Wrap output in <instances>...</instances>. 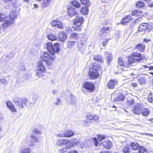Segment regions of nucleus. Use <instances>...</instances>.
<instances>
[{
    "label": "nucleus",
    "instance_id": "24",
    "mask_svg": "<svg viewBox=\"0 0 153 153\" xmlns=\"http://www.w3.org/2000/svg\"><path fill=\"white\" fill-rule=\"evenodd\" d=\"M81 43V42H78L77 46L78 50L79 51L82 53L85 50V44H83V43Z\"/></svg>",
    "mask_w": 153,
    "mask_h": 153
},
{
    "label": "nucleus",
    "instance_id": "49",
    "mask_svg": "<svg viewBox=\"0 0 153 153\" xmlns=\"http://www.w3.org/2000/svg\"><path fill=\"white\" fill-rule=\"evenodd\" d=\"M144 6V3L142 1L138 2L136 4V7L137 8H141Z\"/></svg>",
    "mask_w": 153,
    "mask_h": 153
},
{
    "label": "nucleus",
    "instance_id": "32",
    "mask_svg": "<svg viewBox=\"0 0 153 153\" xmlns=\"http://www.w3.org/2000/svg\"><path fill=\"white\" fill-rule=\"evenodd\" d=\"M130 146L132 150H136L139 146V145L136 143H131L130 144Z\"/></svg>",
    "mask_w": 153,
    "mask_h": 153
},
{
    "label": "nucleus",
    "instance_id": "52",
    "mask_svg": "<svg viewBox=\"0 0 153 153\" xmlns=\"http://www.w3.org/2000/svg\"><path fill=\"white\" fill-rule=\"evenodd\" d=\"M38 98V97L37 95H34L33 96V101L31 102H30V103H31V105H34L35 103V102L37 101Z\"/></svg>",
    "mask_w": 153,
    "mask_h": 153
},
{
    "label": "nucleus",
    "instance_id": "9",
    "mask_svg": "<svg viewBox=\"0 0 153 153\" xmlns=\"http://www.w3.org/2000/svg\"><path fill=\"white\" fill-rule=\"evenodd\" d=\"M83 22V18L80 16H78L74 19L73 23L74 25L81 26Z\"/></svg>",
    "mask_w": 153,
    "mask_h": 153
},
{
    "label": "nucleus",
    "instance_id": "48",
    "mask_svg": "<svg viewBox=\"0 0 153 153\" xmlns=\"http://www.w3.org/2000/svg\"><path fill=\"white\" fill-rule=\"evenodd\" d=\"M80 11L84 14H86L88 11V9L86 7H82Z\"/></svg>",
    "mask_w": 153,
    "mask_h": 153
},
{
    "label": "nucleus",
    "instance_id": "25",
    "mask_svg": "<svg viewBox=\"0 0 153 153\" xmlns=\"http://www.w3.org/2000/svg\"><path fill=\"white\" fill-rule=\"evenodd\" d=\"M65 137H69L74 134V132L71 130L66 131L65 132Z\"/></svg>",
    "mask_w": 153,
    "mask_h": 153
},
{
    "label": "nucleus",
    "instance_id": "43",
    "mask_svg": "<svg viewBox=\"0 0 153 153\" xmlns=\"http://www.w3.org/2000/svg\"><path fill=\"white\" fill-rule=\"evenodd\" d=\"M8 17L6 15L0 13V22L4 21Z\"/></svg>",
    "mask_w": 153,
    "mask_h": 153
},
{
    "label": "nucleus",
    "instance_id": "39",
    "mask_svg": "<svg viewBox=\"0 0 153 153\" xmlns=\"http://www.w3.org/2000/svg\"><path fill=\"white\" fill-rule=\"evenodd\" d=\"M45 70H37L36 75L39 77H41L44 75V73L45 72Z\"/></svg>",
    "mask_w": 153,
    "mask_h": 153
},
{
    "label": "nucleus",
    "instance_id": "45",
    "mask_svg": "<svg viewBox=\"0 0 153 153\" xmlns=\"http://www.w3.org/2000/svg\"><path fill=\"white\" fill-rule=\"evenodd\" d=\"M51 0H44L42 4V6L45 7L48 6Z\"/></svg>",
    "mask_w": 153,
    "mask_h": 153
},
{
    "label": "nucleus",
    "instance_id": "5",
    "mask_svg": "<svg viewBox=\"0 0 153 153\" xmlns=\"http://www.w3.org/2000/svg\"><path fill=\"white\" fill-rule=\"evenodd\" d=\"M152 28V26L147 23H143L141 24L138 28L139 31L144 32L146 30L149 31Z\"/></svg>",
    "mask_w": 153,
    "mask_h": 153
},
{
    "label": "nucleus",
    "instance_id": "36",
    "mask_svg": "<svg viewBox=\"0 0 153 153\" xmlns=\"http://www.w3.org/2000/svg\"><path fill=\"white\" fill-rule=\"evenodd\" d=\"M70 37L71 39L77 40L79 39V36L77 33H73L70 35Z\"/></svg>",
    "mask_w": 153,
    "mask_h": 153
},
{
    "label": "nucleus",
    "instance_id": "44",
    "mask_svg": "<svg viewBox=\"0 0 153 153\" xmlns=\"http://www.w3.org/2000/svg\"><path fill=\"white\" fill-rule=\"evenodd\" d=\"M139 153H144L147 152V149L143 146H140L139 148Z\"/></svg>",
    "mask_w": 153,
    "mask_h": 153
},
{
    "label": "nucleus",
    "instance_id": "2",
    "mask_svg": "<svg viewBox=\"0 0 153 153\" xmlns=\"http://www.w3.org/2000/svg\"><path fill=\"white\" fill-rule=\"evenodd\" d=\"M41 59L46 62L49 68H51L53 66L52 62L54 60L53 57L51 56L47 52H45L40 57Z\"/></svg>",
    "mask_w": 153,
    "mask_h": 153
},
{
    "label": "nucleus",
    "instance_id": "15",
    "mask_svg": "<svg viewBox=\"0 0 153 153\" xmlns=\"http://www.w3.org/2000/svg\"><path fill=\"white\" fill-rule=\"evenodd\" d=\"M58 38L60 41L63 42H64L67 38V34L64 32H61L59 34Z\"/></svg>",
    "mask_w": 153,
    "mask_h": 153
},
{
    "label": "nucleus",
    "instance_id": "51",
    "mask_svg": "<svg viewBox=\"0 0 153 153\" xmlns=\"http://www.w3.org/2000/svg\"><path fill=\"white\" fill-rule=\"evenodd\" d=\"M73 28L74 31H80L81 30V26L74 25Z\"/></svg>",
    "mask_w": 153,
    "mask_h": 153
},
{
    "label": "nucleus",
    "instance_id": "34",
    "mask_svg": "<svg viewBox=\"0 0 153 153\" xmlns=\"http://www.w3.org/2000/svg\"><path fill=\"white\" fill-rule=\"evenodd\" d=\"M31 149L28 147L27 148H21L20 149V153H30Z\"/></svg>",
    "mask_w": 153,
    "mask_h": 153
},
{
    "label": "nucleus",
    "instance_id": "46",
    "mask_svg": "<svg viewBox=\"0 0 153 153\" xmlns=\"http://www.w3.org/2000/svg\"><path fill=\"white\" fill-rule=\"evenodd\" d=\"M72 5L74 7L79 8L80 6V4L77 1H74L71 2Z\"/></svg>",
    "mask_w": 153,
    "mask_h": 153
},
{
    "label": "nucleus",
    "instance_id": "31",
    "mask_svg": "<svg viewBox=\"0 0 153 153\" xmlns=\"http://www.w3.org/2000/svg\"><path fill=\"white\" fill-rule=\"evenodd\" d=\"M118 63L121 66H125L127 67H129L130 66H128L126 65L128 64V60L127 62L125 63L124 61L123 60V59L121 57H120L119 59Z\"/></svg>",
    "mask_w": 153,
    "mask_h": 153
},
{
    "label": "nucleus",
    "instance_id": "53",
    "mask_svg": "<svg viewBox=\"0 0 153 153\" xmlns=\"http://www.w3.org/2000/svg\"><path fill=\"white\" fill-rule=\"evenodd\" d=\"M87 38L85 36H83L80 39V41L78 42H81V43H83V44H85V42Z\"/></svg>",
    "mask_w": 153,
    "mask_h": 153
},
{
    "label": "nucleus",
    "instance_id": "60",
    "mask_svg": "<svg viewBox=\"0 0 153 153\" xmlns=\"http://www.w3.org/2000/svg\"><path fill=\"white\" fill-rule=\"evenodd\" d=\"M33 132L36 134H41V132L40 130L37 128H35L33 131Z\"/></svg>",
    "mask_w": 153,
    "mask_h": 153
},
{
    "label": "nucleus",
    "instance_id": "11",
    "mask_svg": "<svg viewBox=\"0 0 153 153\" xmlns=\"http://www.w3.org/2000/svg\"><path fill=\"white\" fill-rule=\"evenodd\" d=\"M67 12L68 15L71 17L78 14L76 9L73 7H68L67 9Z\"/></svg>",
    "mask_w": 153,
    "mask_h": 153
},
{
    "label": "nucleus",
    "instance_id": "29",
    "mask_svg": "<svg viewBox=\"0 0 153 153\" xmlns=\"http://www.w3.org/2000/svg\"><path fill=\"white\" fill-rule=\"evenodd\" d=\"M131 15L132 16H141L142 15V12L141 11L135 10L132 12Z\"/></svg>",
    "mask_w": 153,
    "mask_h": 153
},
{
    "label": "nucleus",
    "instance_id": "4",
    "mask_svg": "<svg viewBox=\"0 0 153 153\" xmlns=\"http://www.w3.org/2000/svg\"><path fill=\"white\" fill-rule=\"evenodd\" d=\"M83 86L84 88L87 90L88 92L93 91L95 88V86L93 83L89 82H85Z\"/></svg>",
    "mask_w": 153,
    "mask_h": 153
},
{
    "label": "nucleus",
    "instance_id": "63",
    "mask_svg": "<svg viewBox=\"0 0 153 153\" xmlns=\"http://www.w3.org/2000/svg\"><path fill=\"white\" fill-rule=\"evenodd\" d=\"M0 82L3 84L5 83L6 82L5 79L4 78H1L0 79Z\"/></svg>",
    "mask_w": 153,
    "mask_h": 153
},
{
    "label": "nucleus",
    "instance_id": "38",
    "mask_svg": "<svg viewBox=\"0 0 153 153\" xmlns=\"http://www.w3.org/2000/svg\"><path fill=\"white\" fill-rule=\"evenodd\" d=\"M76 43L75 41H68L67 42V47L69 48H72Z\"/></svg>",
    "mask_w": 153,
    "mask_h": 153
},
{
    "label": "nucleus",
    "instance_id": "14",
    "mask_svg": "<svg viewBox=\"0 0 153 153\" xmlns=\"http://www.w3.org/2000/svg\"><path fill=\"white\" fill-rule=\"evenodd\" d=\"M110 31V28L107 27H105L101 29L99 34L100 35L105 36Z\"/></svg>",
    "mask_w": 153,
    "mask_h": 153
},
{
    "label": "nucleus",
    "instance_id": "35",
    "mask_svg": "<svg viewBox=\"0 0 153 153\" xmlns=\"http://www.w3.org/2000/svg\"><path fill=\"white\" fill-rule=\"evenodd\" d=\"M76 99L74 95H71L70 97V104L72 105H75L76 104Z\"/></svg>",
    "mask_w": 153,
    "mask_h": 153
},
{
    "label": "nucleus",
    "instance_id": "20",
    "mask_svg": "<svg viewBox=\"0 0 153 153\" xmlns=\"http://www.w3.org/2000/svg\"><path fill=\"white\" fill-rule=\"evenodd\" d=\"M15 104L19 108H23V106L22 104L21 98L15 99L13 101Z\"/></svg>",
    "mask_w": 153,
    "mask_h": 153
},
{
    "label": "nucleus",
    "instance_id": "22",
    "mask_svg": "<svg viewBox=\"0 0 153 153\" xmlns=\"http://www.w3.org/2000/svg\"><path fill=\"white\" fill-rule=\"evenodd\" d=\"M132 18L129 15L126 16L125 17L123 18L121 20V23L123 25H125V24L127 22H129L130 20H131Z\"/></svg>",
    "mask_w": 153,
    "mask_h": 153
},
{
    "label": "nucleus",
    "instance_id": "21",
    "mask_svg": "<svg viewBox=\"0 0 153 153\" xmlns=\"http://www.w3.org/2000/svg\"><path fill=\"white\" fill-rule=\"evenodd\" d=\"M100 66L98 64L96 63H93L91 66V69L90 70H95L97 71H100Z\"/></svg>",
    "mask_w": 153,
    "mask_h": 153
},
{
    "label": "nucleus",
    "instance_id": "23",
    "mask_svg": "<svg viewBox=\"0 0 153 153\" xmlns=\"http://www.w3.org/2000/svg\"><path fill=\"white\" fill-rule=\"evenodd\" d=\"M21 100L22 102L21 103H22V104L23 106L25 105V106H30L31 105L30 102L27 99L25 98H22Z\"/></svg>",
    "mask_w": 153,
    "mask_h": 153
},
{
    "label": "nucleus",
    "instance_id": "3",
    "mask_svg": "<svg viewBox=\"0 0 153 153\" xmlns=\"http://www.w3.org/2000/svg\"><path fill=\"white\" fill-rule=\"evenodd\" d=\"M142 58V56L140 53H134L128 57V64H126V65L130 66L133 63L139 62Z\"/></svg>",
    "mask_w": 153,
    "mask_h": 153
},
{
    "label": "nucleus",
    "instance_id": "17",
    "mask_svg": "<svg viewBox=\"0 0 153 153\" xmlns=\"http://www.w3.org/2000/svg\"><path fill=\"white\" fill-rule=\"evenodd\" d=\"M102 144L104 147L107 149H109L112 145V143L109 140H107L103 142Z\"/></svg>",
    "mask_w": 153,
    "mask_h": 153
},
{
    "label": "nucleus",
    "instance_id": "30",
    "mask_svg": "<svg viewBox=\"0 0 153 153\" xmlns=\"http://www.w3.org/2000/svg\"><path fill=\"white\" fill-rule=\"evenodd\" d=\"M145 48V45L141 43L138 44L136 47V49L141 51H143L144 50Z\"/></svg>",
    "mask_w": 153,
    "mask_h": 153
},
{
    "label": "nucleus",
    "instance_id": "37",
    "mask_svg": "<svg viewBox=\"0 0 153 153\" xmlns=\"http://www.w3.org/2000/svg\"><path fill=\"white\" fill-rule=\"evenodd\" d=\"M82 4H85L87 7H89L91 4L89 0H80Z\"/></svg>",
    "mask_w": 153,
    "mask_h": 153
},
{
    "label": "nucleus",
    "instance_id": "16",
    "mask_svg": "<svg viewBox=\"0 0 153 153\" xmlns=\"http://www.w3.org/2000/svg\"><path fill=\"white\" fill-rule=\"evenodd\" d=\"M6 104L7 108L10 109L11 111L15 112L16 111V109L14 105L11 102L8 101L6 102Z\"/></svg>",
    "mask_w": 153,
    "mask_h": 153
},
{
    "label": "nucleus",
    "instance_id": "42",
    "mask_svg": "<svg viewBox=\"0 0 153 153\" xmlns=\"http://www.w3.org/2000/svg\"><path fill=\"white\" fill-rule=\"evenodd\" d=\"M146 80V78L145 77H140L138 81L140 84L141 85L144 84Z\"/></svg>",
    "mask_w": 153,
    "mask_h": 153
},
{
    "label": "nucleus",
    "instance_id": "56",
    "mask_svg": "<svg viewBox=\"0 0 153 153\" xmlns=\"http://www.w3.org/2000/svg\"><path fill=\"white\" fill-rule=\"evenodd\" d=\"M93 140L94 143V145L97 146H98L99 143L98 142V141L97 140V139L96 138H92Z\"/></svg>",
    "mask_w": 153,
    "mask_h": 153
},
{
    "label": "nucleus",
    "instance_id": "18",
    "mask_svg": "<svg viewBox=\"0 0 153 153\" xmlns=\"http://www.w3.org/2000/svg\"><path fill=\"white\" fill-rule=\"evenodd\" d=\"M16 16L17 14L16 11L13 10L10 13L9 17H8V18L10 21L12 20V21H13L14 23L15 22L14 19L16 18Z\"/></svg>",
    "mask_w": 153,
    "mask_h": 153
},
{
    "label": "nucleus",
    "instance_id": "57",
    "mask_svg": "<svg viewBox=\"0 0 153 153\" xmlns=\"http://www.w3.org/2000/svg\"><path fill=\"white\" fill-rule=\"evenodd\" d=\"M31 137L33 141H35L37 143L38 142V140L36 137L33 135H31Z\"/></svg>",
    "mask_w": 153,
    "mask_h": 153
},
{
    "label": "nucleus",
    "instance_id": "19",
    "mask_svg": "<svg viewBox=\"0 0 153 153\" xmlns=\"http://www.w3.org/2000/svg\"><path fill=\"white\" fill-rule=\"evenodd\" d=\"M45 63V62H43L42 61H39L38 62L37 69L39 70L42 69V70H45V68L44 66Z\"/></svg>",
    "mask_w": 153,
    "mask_h": 153
},
{
    "label": "nucleus",
    "instance_id": "1",
    "mask_svg": "<svg viewBox=\"0 0 153 153\" xmlns=\"http://www.w3.org/2000/svg\"><path fill=\"white\" fill-rule=\"evenodd\" d=\"M77 144L73 140H69L66 139L61 138L57 140L56 145L58 146H62L66 145V147L69 149L73 147L74 144Z\"/></svg>",
    "mask_w": 153,
    "mask_h": 153
},
{
    "label": "nucleus",
    "instance_id": "54",
    "mask_svg": "<svg viewBox=\"0 0 153 153\" xmlns=\"http://www.w3.org/2000/svg\"><path fill=\"white\" fill-rule=\"evenodd\" d=\"M15 1L16 2L13 3V6L14 7H17L21 5V3L18 1V0H15Z\"/></svg>",
    "mask_w": 153,
    "mask_h": 153
},
{
    "label": "nucleus",
    "instance_id": "47",
    "mask_svg": "<svg viewBox=\"0 0 153 153\" xmlns=\"http://www.w3.org/2000/svg\"><path fill=\"white\" fill-rule=\"evenodd\" d=\"M141 112L143 116H146L149 114L150 112L148 109H146L144 110L143 109Z\"/></svg>",
    "mask_w": 153,
    "mask_h": 153
},
{
    "label": "nucleus",
    "instance_id": "8",
    "mask_svg": "<svg viewBox=\"0 0 153 153\" xmlns=\"http://www.w3.org/2000/svg\"><path fill=\"white\" fill-rule=\"evenodd\" d=\"M90 70L89 73V77L92 79H94L98 78L99 77L100 71H97L96 70Z\"/></svg>",
    "mask_w": 153,
    "mask_h": 153
},
{
    "label": "nucleus",
    "instance_id": "59",
    "mask_svg": "<svg viewBox=\"0 0 153 153\" xmlns=\"http://www.w3.org/2000/svg\"><path fill=\"white\" fill-rule=\"evenodd\" d=\"M134 103V101L133 99H130L128 101L127 103L130 105H132Z\"/></svg>",
    "mask_w": 153,
    "mask_h": 153
},
{
    "label": "nucleus",
    "instance_id": "6",
    "mask_svg": "<svg viewBox=\"0 0 153 153\" xmlns=\"http://www.w3.org/2000/svg\"><path fill=\"white\" fill-rule=\"evenodd\" d=\"M143 110L142 105L137 104L134 105L132 109L133 112L136 114H140Z\"/></svg>",
    "mask_w": 153,
    "mask_h": 153
},
{
    "label": "nucleus",
    "instance_id": "64",
    "mask_svg": "<svg viewBox=\"0 0 153 153\" xmlns=\"http://www.w3.org/2000/svg\"><path fill=\"white\" fill-rule=\"evenodd\" d=\"M60 100L59 99H57L56 101L55 102V105H59L60 102Z\"/></svg>",
    "mask_w": 153,
    "mask_h": 153
},
{
    "label": "nucleus",
    "instance_id": "58",
    "mask_svg": "<svg viewBox=\"0 0 153 153\" xmlns=\"http://www.w3.org/2000/svg\"><path fill=\"white\" fill-rule=\"evenodd\" d=\"M90 120H88L87 118L85 120H84L83 122V124L85 126H87V123H89L90 122Z\"/></svg>",
    "mask_w": 153,
    "mask_h": 153
},
{
    "label": "nucleus",
    "instance_id": "50",
    "mask_svg": "<svg viewBox=\"0 0 153 153\" xmlns=\"http://www.w3.org/2000/svg\"><path fill=\"white\" fill-rule=\"evenodd\" d=\"M97 136L98 140L100 141H102L105 138V136L103 135H98Z\"/></svg>",
    "mask_w": 153,
    "mask_h": 153
},
{
    "label": "nucleus",
    "instance_id": "62",
    "mask_svg": "<svg viewBox=\"0 0 153 153\" xmlns=\"http://www.w3.org/2000/svg\"><path fill=\"white\" fill-rule=\"evenodd\" d=\"M109 39H106L102 43V44L103 46H105L107 44Z\"/></svg>",
    "mask_w": 153,
    "mask_h": 153
},
{
    "label": "nucleus",
    "instance_id": "33",
    "mask_svg": "<svg viewBox=\"0 0 153 153\" xmlns=\"http://www.w3.org/2000/svg\"><path fill=\"white\" fill-rule=\"evenodd\" d=\"M47 38L49 40L52 41L56 40L57 39L56 36L53 34H51L48 35Z\"/></svg>",
    "mask_w": 153,
    "mask_h": 153
},
{
    "label": "nucleus",
    "instance_id": "40",
    "mask_svg": "<svg viewBox=\"0 0 153 153\" xmlns=\"http://www.w3.org/2000/svg\"><path fill=\"white\" fill-rule=\"evenodd\" d=\"M94 60L97 61H100L101 62H103V60L101 56L100 55H96L94 56Z\"/></svg>",
    "mask_w": 153,
    "mask_h": 153
},
{
    "label": "nucleus",
    "instance_id": "61",
    "mask_svg": "<svg viewBox=\"0 0 153 153\" xmlns=\"http://www.w3.org/2000/svg\"><path fill=\"white\" fill-rule=\"evenodd\" d=\"M144 68H148V70H153V66H151L148 67V66L144 65L143 66Z\"/></svg>",
    "mask_w": 153,
    "mask_h": 153
},
{
    "label": "nucleus",
    "instance_id": "13",
    "mask_svg": "<svg viewBox=\"0 0 153 153\" xmlns=\"http://www.w3.org/2000/svg\"><path fill=\"white\" fill-rule=\"evenodd\" d=\"M51 24L52 26L58 27L59 28H63L64 27V25L61 22L57 20L52 21Z\"/></svg>",
    "mask_w": 153,
    "mask_h": 153
},
{
    "label": "nucleus",
    "instance_id": "10",
    "mask_svg": "<svg viewBox=\"0 0 153 153\" xmlns=\"http://www.w3.org/2000/svg\"><path fill=\"white\" fill-rule=\"evenodd\" d=\"M2 24V28L4 31L5 30V29L9 26L12 25L14 23L13 21H10L7 18L6 20L3 21Z\"/></svg>",
    "mask_w": 153,
    "mask_h": 153
},
{
    "label": "nucleus",
    "instance_id": "28",
    "mask_svg": "<svg viewBox=\"0 0 153 153\" xmlns=\"http://www.w3.org/2000/svg\"><path fill=\"white\" fill-rule=\"evenodd\" d=\"M105 55H107L106 56V60L108 62V64L109 65L110 63L111 62L112 60V58L111 54L108 52H106L105 53Z\"/></svg>",
    "mask_w": 153,
    "mask_h": 153
},
{
    "label": "nucleus",
    "instance_id": "7",
    "mask_svg": "<svg viewBox=\"0 0 153 153\" xmlns=\"http://www.w3.org/2000/svg\"><path fill=\"white\" fill-rule=\"evenodd\" d=\"M117 83L118 82L116 80L111 79L107 82L106 86L108 89H112Z\"/></svg>",
    "mask_w": 153,
    "mask_h": 153
},
{
    "label": "nucleus",
    "instance_id": "41",
    "mask_svg": "<svg viewBox=\"0 0 153 153\" xmlns=\"http://www.w3.org/2000/svg\"><path fill=\"white\" fill-rule=\"evenodd\" d=\"M122 152L123 153H130V149L128 146L124 147L122 149Z\"/></svg>",
    "mask_w": 153,
    "mask_h": 153
},
{
    "label": "nucleus",
    "instance_id": "55",
    "mask_svg": "<svg viewBox=\"0 0 153 153\" xmlns=\"http://www.w3.org/2000/svg\"><path fill=\"white\" fill-rule=\"evenodd\" d=\"M86 116V118L88 120H89L90 121L91 120L93 119V116L91 115L90 114H87Z\"/></svg>",
    "mask_w": 153,
    "mask_h": 153
},
{
    "label": "nucleus",
    "instance_id": "12",
    "mask_svg": "<svg viewBox=\"0 0 153 153\" xmlns=\"http://www.w3.org/2000/svg\"><path fill=\"white\" fill-rule=\"evenodd\" d=\"M53 48L51 54L53 55L56 53H58L59 52L60 48V44L57 43H55L53 46Z\"/></svg>",
    "mask_w": 153,
    "mask_h": 153
},
{
    "label": "nucleus",
    "instance_id": "26",
    "mask_svg": "<svg viewBox=\"0 0 153 153\" xmlns=\"http://www.w3.org/2000/svg\"><path fill=\"white\" fill-rule=\"evenodd\" d=\"M125 98V96L122 93H120L117 97H115L114 99V101H120L123 100Z\"/></svg>",
    "mask_w": 153,
    "mask_h": 153
},
{
    "label": "nucleus",
    "instance_id": "27",
    "mask_svg": "<svg viewBox=\"0 0 153 153\" xmlns=\"http://www.w3.org/2000/svg\"><path fill=\"white\" fill-rule=\"evenodd\" d=\"M45 45L48 51L50 53H51V52L52 49L53 45L52 43L50 42H48L45 44Z\"/></svg>",
    "mask_w": 153,
    "mask_h": 153
}]
</instances>
